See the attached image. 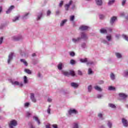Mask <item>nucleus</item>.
Here are the masks:
<instances>
[{
    "mask_svg": "<svg viewBox=\"0 0 128 128\" xmlns=\"http://www.w3.org/2000/svg\"><path fill=\"white\" fill-rule=\"evenodd\" d=\"M106 40H102V42L103 44H107V46H110V42H110L112 40V35L109 34L106 36Z\"/></svg>",
    "mask_w": 128,
    "mask_h": 128,
    "instance_id": "f257e3e1",
    "label": "nucleus"
},
{
    "mask_svg": "<svg viewBox=\"0 0 128 128\" xmlns=\"http://www.w3.org/2000/svg\"><path fill=\"white\" fill-rule=\"evenodd\" d=\"M62 74L66 76H76V74L74 70H70V72L63 71Z\"/></svg>",
    "mask_w": 128,
    "mask_h": 128,
    "instance_id": "f03ea898",
    "label": "nucleus"
},
{
    "mask_svg": "<svg viewBox=\"0 0 128 128\" xmlns=\"http://www.w3.org/2000/svg\"><path fill=\"white\" fill-rule=\"evenodd\" d=\"M14 52H11L8 56V58L7 60V62L8 64H10L12 62V60H14Z\"/></svg>",
    "mask_w": 128,
    "mask_h": 128,
    "instance_id": "7ed1b4c3",
    "label": "nucleus"
},
{
    "mask_svg": "<svg viewBox=\"0 0 128 128\" xmlns=\"http://www.w3.org/2000/svg\"><path fill=\"white\" fill-rule=\"evenodd\" d=\"M18 122L16 120H12L10 122V124H9V127L10 128H14V126H17Z\"/></svg>",
    "mask_w": 128,
    "mask_h": 128,
    "instance_id": "20e7f679",
    "label": "nucleus"
},
{
    "mask_svg": "<svg viewBox=\"0 0 128 128\" xmlns=\"http://www.w3.org/2000/svg\"><path fill=\"white\" fill-rule=\"evenodd\" d=\"M68 114L72 115V114H78V110H76V109H70L68 111Z\"/></svg>",
    "mask_w": 128,
    "mask_h": 128,
    "instance_id": "39448f33",
    "label": "nucleus"
},
{
    "mask_svg": "<svg viewBox=\"0 0 128 128\" xmlns=\"http://www.w3.org/2000/svg\"><path fill=\"white\" fill-rule=\"evenodd\" d=\"M82 38V40H86L88 38V35L86 34L84 32L81 33L80 34V40Z\"/></svg>",
    "mask_w": 128,
    "mask_h": 128,
    "instance_id": "423d86ee",
    "label": "nucleus"
},
{
    "mask_svg": "<svg viewBox=\"0 0 128 128\" xmlns=\"http://www.w3.org/2000/svg\"><path fill=\"white\" fill-rule=\"evenodd\" d=\"M12 84L14 86H24L22 82L20 83V82L18 81H12Z\"/></svg>",
    "mask_w": 128,
    "mask_h": 128,
    "instance_id": "0eeeda50",
    "label": "nucleus"
},
{
    "mask_svg": "<svg viewBox=\"0 0 128 128\" xmlns=\"http://www.w3.org/2000/svg\"><path fill=\"white\" fill-rule=\"evenodd\" d=\"M30 98L32 102H36V98L34 97V93L30 94Z\"/></svg>",
    "mask_w": 128,
    "mask_h": 128,
    "instance_id": "6e6552de",
    "label": "nucleus"
},
{
    "mask_svg": "<svg viewBox=\"0 0 128 128\" xmlns=\"http://www.w3.org/2000/svg\"><path fill=\"white\" fill-rule=\"evenodd\" d=\"M122 124H123V126H125L126 128H128V122L127 120L124 118H122Z\"/></svg>",
    "mask_w": 128,
    "mask_h": 128,
    "instance_id": "1a4fd4ad",
    "label": "nucleus"
},
{
    "mask_svg": "<svg viewBox=\"0 0 128 128\" xmlns=\"http://www.w3.org/2000/svg\"><path fill=\"white\" fill-rule=\"evenodd\" d=\"M72 128H80V122H74L72 124Z\"/></svg>",
    "mask_w": 128,
    "mask_h": 128,
    "instance_id": "9d476101",
    "label": "nucleus"
},
{
    "mask_svg": "<svg viewBox=\"0 0 128 128\" xmlns=\"http://www.w3.org/2000/svg\"><path fill=\"white\" fill-rule=\"evenodd\" d=\"M116 16L112 17L110 20V24L112 26H113L114 24V22H116Z\"/></svg>",
    "mask_w": 128,
    "mask_h": 128,
    "instance_id": "9b49d317",
    "label": "nucleus"
},
{
    "mask_svg": "<svg viewBox=\"0 0 128 128\" xmlns=\"http://www.w3.org/2000/svg\"><path fill=\"white\" fill-rule=\"evenodd\" d=\"M90 28V27L88 26L82 25L80 27V30H88Z\"/></svg>",
    "mask_w": 128,
    "mask_h": 128,
    "instance_id": "f8f14e48",
    "label": "nucleus"
},
{
    "mask_svg": "<svg viewBox=\"0 0 128 128\" xmlns=\"http://www.w3.org/2000/svg\"><path fill=\"white\" fill-rule=\"evenodd\" d=\"M74 2L72 0H70L68 4H66L65 6L66 8V10H68V8H70V6Z\"/></svg>",
    "mask_w": 128,
    "mask_h": 128,
    "instance_id": "ddd939ff",
    "label": "nucleus"
},
{
    "mask_svg": "<svg viewBox=\"0 0 128 128\" xmlns=\"http://www.w3.org/2000/svg\"><path fill=\"white\" fill-rule=\"evenodd\" d=\"M118 96L121 98L122 100H126V98H128V96L126 95V94L124 93H120Z\"/></svg>",
    "mask_w": 128,
    "mask_h": 128,
    "instance_id": "4468645a",
    "label": "nucleus"
},
{
    "mask_svg": "<svg viewBox=\"0 0 128 128\" xmlns=\"http://www.w3.org/2000/svg\"><path fill=\"white\" fill-rule=\"evenodd\" d=\"M14 8V6H10L9 8L6 11V14H10L12 12V10Z\"/></svg>",
    "mask_w": 128,
    "mask_h": 128,
    "instance_id": "2eb2a0df",
    "label": "nucleus"
},
{
    "mask_svg": "<svg viewBox=\"0 0 128 128\" xmlns=\"http://www.w3.org/2000/svg\"><path fill=\"white\" fill-rule=\"evenodd\" d=\"M67 22H68V20H66V19L62 20L60 23V26H61V28L64 26V24H66Z\"/></svg>",
    "mask_w": 128,
    "mask_h": 128,
    "instance_id": "dca6fc26",
    "label": "nucleus"
},
{
    "mask_svg": "<svg viewBox=\"0 0 128 128\" xmlns=\"http://www.w3.org/2000/svg\"><path fill=\"white\" fill-rule=\"evenodd\" d=\"M22 38V36H14L12 37V40H20Z\"/></svg>",
    "mask_w": 128,
    "mask_h": 128,
    "instance_id": "f3484780",
    "label": "nucleus"
},
{
    "mask_svg": "<svg viewBox=\"0 0 128 128\" xmlns=\"http://www.w3.org/2000/svg\"><path fill=\"white\" fill-rule=\"evenodd\" d=\"M70 86H72V88H78V83L72 82L70 84Z\"/></svg>",
    "mask_w": 128,
    "mask_h": 128,
    "instance_id": "a211bd4d",
    "label": "nucleus"
},
{
    "mask_svg": "<svg viewBox=\"0 0 128 128\" xmlns=\"http://www.w3.org/2000/svg\"><path fill=\"white\" fill-rule=\"evenodd\" d=\"M80 40V37H78V38H73L72 39V42H74V44H76V42H78Z\"/></svg>",
    "mask_w": 128,
    "mask_h": 128,
    "instance_id": "6ab92c4d",
    "label": "nucleus"
},
{
    "mask_svg": "<svg viewBox=\"0 0 128 128\" xmlns=\"http://www.w3.org/2000/svg\"><path fill=\"white\" fill-rule=\"evenodd\" d=\"M95 2L97 6H102V0H95Z\"/></svg>",
    "mask_w": 128,
    "mask_h": 128,
    "instance_id": "aec40b11",
    "label": "nucleus"
},
{
    "mask_svg": "<svg viewBox=\"0 0 128 128\" xmlns=\"http://www.w3.org/2000/svg\"><path fill=\"white\" fill-rule=\"evenodd\" d=\"M33 118L38 122V124H40V119H38V117L36 116H33Z\"/></svg>",
    "mask_w": 128,
    "mask_h": 128,
    "instance_id": "412c9836",
    "label": "nucleus"
},
{
    "mask_svg": "<svg viewBox=\"0 0 128 128\" xmlns=\"http://www.w3.org/2000/svg\"><path fill=\"white\" fill-rule=\"evenodd\" d=\"M115 55L117 58H122V54L120 52L115 53Z\"/></svg>",
    "mask_w": 128,
    "mask_h": 128,
    "instance_id": "4be33fe9",
    "label": "nucleus"
},
{
    "mask_svg": "<svg viewBox=\"0 0 128 128\" xmlns=\"http://www.w3.org/2000/svg\"><path fill=\"white\" fill-rule=\"evenodd\" d=\"M107 126H108V128H112V122L108 120L107 122Z\"/></svg>",
    "mask_w": 128,
    "mask_h": 128,
    "instance_id": "5701e85b",
    "label": "nucleus"
},
{
    "mask_svg": "<svg viewBox=\"0 0 128 128\" xmlns=\"http://www.w3.org/2000/svg\"><path fill=\"white\" fill-rule=\"evenodd\" d=\"M62 63L60 62L58 64V70H62Z\"/></svg>",
    "mask_w": 128,
    "mask_h": 128,
    "instance_id": "b1692460",
    "label": "nucleus"
},
{
    "mask_svg": "<svg viewBox=\"0 0 128 128\" xmlns=\"http://www.w3.org/2000/svg\"><path fill=\"white\" fill-rule=\"evenodd\" d=\"M20 62H22V64H24V66H28V62H26V61L24 59H20Z\"/></svg>",
    "mask_w": 128,
    "mask_h": 128,
    "instance_id": "393cba45",
    "label": "nucleus"
},
{
    "mask_svg": "<svg viewBox=\"0 0 128 128\" xmlns=\"http://www.w3.org/2000/svg\"><path fill=\"white\" fill-rule=\"evenodd\" d=\"M80 62L82 63H86L87 64L88 62V58H81L80 59Z\"/></svg>",
    "mask_w": 128,
    "mask_h": 128,
    "instance_id": "a878e982",
    "label": "nucleus"
},
{
    "mask_svg": "<svg viewBox=\"0 0 128 128\" xmlns=\"http://www.w3.org/2000/svg\"><path fill=\"white\" fill-rule=\"evenodd\" d=\"M28 82V78L26 76H24V84H26Z\"/></svg>",
    "mask_w": 128,
    "mask_h": 128,
    "instance_id": "bb28decb",
    "label": "nucleus"
},
{
    "mask_svg": "<svg viewBox=\"0 0 128 128\" xmlns=\"http://www.w3.org/2000/svg\"><path fill=\"white\" fill-rule=\"evenodd\" d=\"M20 16H16L14 17V18L12 19V20L13 22H18L20 19Z\"/></svg>",
    "mask_w": 128,
    "mask_h": 128,
    "instance_id": "cd10ccee",
    "label": "nucleus"
},
{
    "mask_svg": "<svg viewBox=\"0 0 128 128\" xmlns=\"http://www.w3.org/2000/svg\"><path fill=\"white\" fill-rule=\"evenodd\" d=\"M94 88L96 90H98V92H102V88H100V87L98 86H95L94 87Z\"/></svg>",
    "mask_w": 128,
    "mask_h": 128,
    "instance_id": "c85d7f7f",
    "label": "nucleus"
},
{
    "mask_svg": "<svg viewBox=\"0 0 128 128\" xmlns=\"http://www.w3.org/2000/svg\"><path fill=\"white\" fill-rule=\"evenodd\" d=\"M110 78L112 80H114L116 79V76H114V73H111L110 74Z\"/></svg>",
    "mask_w": 128,
    "mask_h": 128,
    "instance_id": "c756f323",
    "label": "nucleus"
},
{
    "mask_svg": "<svg viewBox=\"0 0 128 128\" xmlns=\"http://www.w3.org/2000/svg\"><path fill=\"white\" fill-rule=\"evenodd\" d=\"M87 66H92L94 64V62L92 61H87V63H86Z\"/></svg>",
    "mask_w": 128,
    "mask_h": 128,
    "instance_id": "7c9ffc66",
    "label": "nucleus"
},
{
    "mask_svg": "<svg viewBox=\"0 0 128 128\" xmlns=\"http://www.w3.org/2000/svg\"><path fill=\"white\" fill-rule=\"evenodd\" d=\"M116 2V0H110L108 2V6H112V4H114Z\"/></svg>",
    "mask_w": 128,
    "mask_h": 128,
    "instance_id": "2f4dec72",
    "label": "nucleus"
},
{
    "mask_svg": "<svg viewBox=\"0 0 128 128\" xmlns=\"http://www.w3.org/2000/svg\"><path fill=\"white\" fill-rule=\"evenodd\" d=\"M92 90V85H90L88 87V92H91Z\"/></svg>",
    "mask_w": 128,
    "mask_h": 128,
    "instance_id": "473e14b6",
    "label": "nucleus"
},
{
    "mask_svg": "<svg viewBox=\"0 0 128 128\" xmlns=\"http://www.w3.org/2000/svg\"><path fill=\"white\" fill-rule=\"evenodd\" d=\"M109 108H116V105H114V104H108Z\"/></svg>",
    "mask_w": 128,
    "mask_h": 128,
    "instance_id": "72a5a7b5",
    "label": "nucleus"
},
{
    "mask_svg": "<svg viewBox=\"0 0 128 128\" xmlns=\"http://www.w3.org/2000/svg\"><path fill=\"white\" fill-rule=\"evenodd\" d=\"M100 32L101 34H106V32H107L106 30L104 28H102L100 30Z\"/></svg>",
    "mask_w": 128,
    "mask_h": 128,
    "instance_id": "f704fd0d",
    "label": "nucleus"
},
{
    "mask_svg": "<svg viewBox=\"0 0 128 128\" xmlns=\"http://www.w3.org/2000/svg\"><path fill=\"white\" fill-rule=\"evenodd\" d=\"M124 76H125V78H128V70L124 71Z\"/></svg>",
    "mask_w": 128,
    "mask_h": 128,
    "instance_id": "c9c22d12",
    "label": "nucleus"
},
{
    "mask_svg": "<svg viewBox=\"0 0 128 128\" xmlns=\"http://www.w3.org/2000/svg\"><path fill=\"white\" fill-rule=\"evenodd\" d=\"M24 72L28 74H32V71L28 69H25Z\"/></svg>",
    "mask_w": 128,
    "mask_h": 128,
    "instance_id": "e433bc0d",
    "label": "nucleus"
},
{
    "mask_svg": "<svg viewBox=\"0 0 128 128\" xmlns=\"http://www.w3.org/2000/svg\"><path fill=\"white\" fill-rule=\"evenodd\" d=\"M122 37L123 38H124V40H125L128 42V36L127 35L124 34L122 35Z\"/></svg>",
    "mask_w": 128,
    "mask_h": 128,
    "instance_id": "4c0bfd02",
    "label": "nucleus"
},
{
    "mask_svg": "<svg viewBox=\"0 0 128 128\" xmlns=\"http://www.w3.org/2000/svg\"><path fill=\"white\" fill-rule=\"evenodd\" d=\"M94 74V71L91 68H89L88 70V74Z\"/></svg>",
    "mask_w": 128,
    "mask_h": 128,
    "instance_id": "58836bf2",
    "label": "nucleus"
},
{
    "mask_svg": "<svg viewBox=\"0 0 128 128\" xmlns=\"http://www.w3.org/2000/svg\"><path fill=\"white\" fill-rule=\"evenodd\" d=\"M108 90H114L116 88L112 86H110L108 88Z\"/></svg>",
    "mask_w": 128,
    "mask_h": 128,
    "instance_id": "ea45409f",
    "label": "nucleus"
},
{
    "mask_svg": "<svg viewBox=\"0 0 128 128\" xmlns=\"http://www.w3.org/2000/svg\"><path fill=\"white\" fill-rule=\"evenodd\" d=\"M30 102H26L24 104V108H28V106H30Z\"/></svg>",
    "mask_w": 128,
    "mask_h": 128,
    "instance_id": "a19ab883",
    "label": "nucleus"
},
{
    "mask_svg": "<svg viewBox=\"0 0 128 128\" xmlns=\"http://www.w3.org/2000/svg\"><path fill=\"white\" fill-rule=\"evenodd\" d=\"M81 46L82 48H86V43H82L81 44Z\"/></svg>",
    "mask_w": 128,
    "mask_h": 128,
    "instance_id": "79ce46f5",
    "label": "nucleus"
},
{
    "mask_svg": "<svg viewBox=\"0 0 128 128\" xmlns=\"http://www.w3.org/2000/svg\"><path fill=\"white\" fill-rule=\"evenodd\" d=\"M50 105H49L48 108L47 110V112L48 114H50Z\"/></svg>",
    "mask_w": 128,
    "mask_h": 128,
    "instance_id": "37998d69",
    "label": "nucleus"
},
{
    "mask_svg": "<svg viewBox=\"0 0 128 128\" xmlns=\"http://www.w3.org/2000/svg\"><path fill=\"white\" fill-rule=\"evenodd\" d=\"M70 56H76V54L74 52H70Z\"/></svg>",
    "mask_w": 128,
    "mask_h": 128,
    "instance_id": "c03bdc74",
    "label": "nucleus"
},
{
    "mask_svg": "<svg viewBox=\"0 0 128 128\" xmlns=\"http://www.w3.org/2000/svg\"><path fill=\"white\" fill-rule=\"evenodd\" d=\"M52 14V11L50 10H48L46 12L47 16H50V14Z\"/></svg>",
    "mask_w": 128,
    "mask_h": 128,
    "instance_id": "a18cd8bd",
    "label": "nucleus"
},
{
    "mask_svg": "<svg viewBox=\"0 0 128 128\" xmlns=\"http://www.w3.org/2000/svg\"><path fill=\"white\" fill-rule=\"evenodd\" d=\"M70 64H76V61L74 60H70Z\"/></svg>",
    "mask_w": 128,
    "mask_h": 128,
    "instance_id": "49530a36",
    "label": "nucleus"
},
{
    "mask_svg": "<svg viewBox=\"0 0 128 128\" xmlns=\"http://www.w3.org/2000/svg\"><path fill=\"white\" fill-rule=\"evenodd\" d=\"M102 96H104L102 94H98L97 95L98 98H102Z\"/></svg>",
    "mask_w": 128,
    "mask_h": 128,
    "instance_id": "de8ad7c7",
    "label": "nucleus"
},
{
    "mask_svg": "<svg viewBox=\"0 0 128 128\" xmlns=\"http://www.w3.org/2000/svg\"><path fill=\"white\" fill-rule=\"evenodd\" d=\"M26 116H28V117L30 116H32V114L30 112H26Z\"/></svg>",
    "mask_w": 128,
    "mask_h": 128,
    "instance_id": "09e8293b",
    "label": "nucleus"
},
{
    "mask_svg": "<svg viewBox=\"0 0 128 128\" xmlns=\"http://www.w3.org/2000/svg\"><path fill=\"white\" fill-rule=\"evenodd\" d=\"M106 30L107 32H112V29L110 28H107Z\"/></svg>",
    "mask_w": 128,
    "mask_h": 128,
    "instance_id": "8fccbe9b",
    "label": "nucleus"
},
{
    "mask_svg": "<svg viewBox=\"0 0 128 128\" xmlns=\"http://www.w3.org/2000/svg\"><path fill=\"white\" fill-rule=\"evenodd\" d=\"M98 118H102V120H104V118H102V113H100L98 114Z\"/></svg>",
    "mask_w": 128,
    "mask_h": 128,
    "instance_id": "3c124183",
    "label": "nucleus"
},
{
    "mask_svg": "<svg viewBox=\"0 0 128 128\" xmlns=\"http://www.w3.org/2000/svg\"><path fill=\"white\" fill-rule=\"evenodd\" d=\"M62 4H64V1H61L59 4V6L60 8H62Z\"/></svg>",
    "mask_w": 128,
    "mask_h": 128,
    "instance_id": "603ef678",
    "label": "nucleus"
},
{
    "mask_svg": "<svg viewBox=\"0 0 128 128\" xmlns=\"http://www.w3.org/2000/svg\"><path fill=\"white\" fill-rule=\"evenodd\" d=\"M78 74H79V76H82V72L81 70H78Z\"/></svg>",
    "mask_w": 128,
    "mask_h": 128,
    "instance_id": "864d4df0",
    "label": "nucleus"
},
{
    "mask_svg": "<svg viewBox=\"0 0 128 128\" xmlns=\"http://www.w3.org/2000/svg\"><path fill=\"white\" fill-rule=\"evenodd\" d=\"M3 40H4V38L1 37L0 38V44H2Z\"/></svg>",
    "mask_w": 128,
    "mask_h": 128,
    "instance_id": "5fc2aeb1",
    "label": "nucleus"
},
{
    "mask_svg": "<svg viewBox=\"0 0 128 128\" xmlns=\"http://www.w3.org/2000/svg\"><path fill=\"white\" fill-rule=\"evenodd\" d=\"M126 0H122V6H124V4H126Z\"/></svg>",
    "mask_w": 128,
    "mask_h": 128,
    "instance_id": "6e6d98bb",
    "label": "nucleus"
},
{
    "mask_svg": "<svg viewBox=\"0 0 128 128\" xmlns=\"http://www.w3.org/2000/svg\"><path fill=\"white\" fill-rule=\"evenodd\" d=\"M70 20L71 22H74V16H72L70 18Z\"/></svg>",
    "mask_w": 128,
    "mask_h": 128,
    "instance_id": "4d7b16f0",
    "label": "nucleus"
},
{
    "mask_svg": "<svg viewBox=\"0 0 128 128\" xmlns=\"http://www.w3.org/2000/svg\"><path fill=\"white\" fill-rule=\"evenodd\" d=\"M52 128H58V125L56 124H54L52 125Z\"/></svg>",
    "mask_w": 128,
    "mask_h": 128,
    "instance_id": "13d9d810",
    "label": "nucleus"
},
{
    "mask_svg": "<svg viewBox=\"0 0 128 128\" xmlns=\"http://www.w3.org/2000/svg\"><path fill=\"white\" fill-rule=\"evenodd\" d=\"M60 14V12L59 10H58L57 11H56V16H58V14Z\"/></svg>",
    "mask_w": 128,
    "mask_h": 128,
    "instance_id": "bf43d9fd",
    "label": "nucleus"
},
{
    "mask_svg": "<svg viewBox=\"0 0 128 128\" xmlns=\"http://www.w3.org/2000/svg\"><path fill=\"white\" fill-rule=\"evenodd\" d=\"M120 34H117L116 35V38H120Z\"/></svg>",
    "mask_w": 128,
    "mask_h": 128,
    "instance_id": "052dcab7",
    "label": "nucleus"
},
{
    "mask_svg": "<svg viewBox=\"0 0 128 128\" xmlns=\"http://www.w3.org/2000/svg\"><path fill=\"white\" fill-rule=\"evenodd\" d=\"M72 10H74V8H76V5L74 4H72Z\"/></svg>",
    "mask_w": 128,
    "mask_h": 128,
    "instance_id": "680f3d73",
    "label": "nucleus"
},
{
    "mask_svg": "<svg viewBox=\"0 0 128 128\" xmlns=\"http://www.w3.org/2000/svg\"><path fill=\"white\" fill-rule=\"evenodd\" d=\"M52 98H48V102H52Z\"/></svg>",
    "mask_w": 128,
    "mask_h": 128,
    "instance_id": "e2e57ef3",
    "label": "nucleus"
},
{
    "mask_svg": "<svg viewBox=\"0 0 128 128\" xmlns=\"http://www.w3.org/2000/svg\"><path fill=\"white\" fill-rule=\"evenodd\" d=\"M98 84H104V81L103 80L100 81L98 82Z\"/></svg>",
    "mask_w": 128,
    "mask_h": 128,
    "instance_id": "0e129e2a",
    "label": "nucleus"
},
{
    "mask_svg": "<svg viewBox=\"0 0 128 128\" xmlns=\"http://www.w3.org/2000/svg\"><path fill=\"white\" fill-rule=\"evenodd\" d=\"M28 14H30V12H26L24 14V16H28Z\"/></svg>",
    "mask_w": 128,
    "mask_h": 128,
    "instance_id": "69168bd1",
    "label": "nucleus"
},
{
    "mask_svg": "<svg viewBox=\"0 0 128 128\" xmlns=\"http://www.w3.org/2000/svg\"><path fill=\"white\" fill-rule=\"evenodd\" d=\"M46 128H50V124L46 125Z\"/></svg>",
    "mask_w": 128,
    "mask_h": 128,
    "instance_id": "338daca9",
    "label": "nucleus"
},
{
    "mask_svg": "<svg viewBox=\"0 0 128 128\" xmlns=\"http://www.w3.org/2000/svg\"><path fill=\"white\" fill-rule=\"evenodd\" d=\"M42 18V16H38L36 18L37 20H40Z\"/></svg>",
    "mask_w": 128,
    "mask_h": 128,
    "instance_id": "774afa93",
    "label": "nucleus"
}]
</instances>
